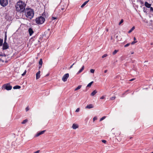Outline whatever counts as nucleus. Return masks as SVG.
<instances>
[{
	"instance_id": "nucleus-52",
	"label": "nucleus",
	"mask_w": 153,
	"mask_h": 153,
	"mask_svg": "<svg viewBox=\"0 0 153 153\" xmlns=\"http://www.w3.org/2000/svg\"><path fill=\"white\" fill-rule=\"evenodd\" d=\"M127 91H126V92H127Z\"/></svg>"
},
{
	"instance_id": "nucleus-36",
	"label": "nucleus",
	"mask_w": 153,
	"mask_h": 153,
	"mask_svg": "<svg viewBox=\"0 0 153 153\" xmlns=\"http://www.w3.org/2000/svg\"><path fill=\"white\" fill-rule=\"evenodd\" d=\"M79 111V108H78L76 109V110L75 111V112H78Z\"/></svg>"
},
{
	"instance_id": "nucleus-8",
	"label": "nucleus",
	"mask_w": 153,
	"mask_h": 153,
	"mask_svg": "<svg viewBox=\"0 0 153 153\" xmlns=\"http://www.w3.org/2000/svg\"><path fill=\"white\" fill-rule=\"evenodd\" d=\"M45 131V130L42 131L40 132H38L37 134L35 135L36 137H38L40 135L44 133Z\"/></svg>"
},
{
	"instance_id": "nucleus-48",
	"label": "nucleus",
	"mask_w": 153,
	"mask_h": 153,
	"mask_svg": "<svg viewBox=\"0 0 153 153\" xmlns=\"http://www.w3.org/2000/svg\"><path fill=\"white\" fill-rule=\"evenodd\" d=\"M107 70H105L104 71V73H107Z\"/></svg>"
},
{
	"instance_id": "nucleus-16",
	"label": "nucleus",
	"mask_w": 153,
	"mask_h": 153,
	"mask_svg": "<svg viewBox=\"0 0 153 153\" xmlns=\"http://www.w3.org/2000/svg\"><path fill=\"white\" fill-rule=\"evenodd\" d=\"M89 1V0H88L87 1H86L81 6V7L82 8Z\"/></svg>"
},
{
	"instance_id": "nucleus-51",
	"label": "nucleus",
	"mask_w": 153,
	"mask_h": 153,
	"mask_svg": "<svg viewBox=\"0 0 153 153\" xmlns=\"http://www.w3.org/2000/svg\"><path fill=\"white\" fill-rule=\"evenodd\" d=\"M39 39H41V37H40L39 38Z\"/></svg>"
},
{
	"instance_id": "nucleus-49",
	"label": "nucleus",
	"mask_w": 153,
	"mask_h": 153,
	"mask_svg": "<svg viewBox=\"0 0 153 153\" xmlns=\"http://www.w3.org/2000/svg\"><path fill=\"white\" fill-rule=\"evenodd\" d=\"M134 52H131V54H134Z\"/></svg>"
},
{
	"instance_id": "nucleus-18",
	"label": "nucleus",
	"mask_w": 153,
	"mask_h": 153,
	"mask_svg": "<svg viewBox=\"0 0 153 153\" xmlns=\"http://www.w3.org/2000/svg\"><path fill=\"white\" fill-rule=\"evenodd\" d=\"M134 41L132 42L131 43V45H133L134 44H135V43H136L137 42V41H135V40H136V38L135 37H134Z\"/></svg>"
},
{
	"instance_id": "nucleus-33",
	"label": "nucleus",
	"mask_w": 153,
	"mask_h": 153,
	"mask_svg": "<svg viewBox=\"0 0 153 153\" xmlns=\"http://www.w3.org/2000/svg\"><path fill=\"white\" fill-rule=\"evenodd\" d=\"M130 45V43H127L124 45V47H126L129 46Z\"/></svg>"
},
{
	"instance_id": "nucleus-55",
	"label": "nucleus",
	"mask_w": 153,
	"mask_h": 153,
	"mask_svg": "<svg viewBox=\"0 0 153 153\" xmlns=\"http://www.w3.org/2000/svg\"><path fill=\"white\" fill-rule=\"evenodd\" d=\"M152 139L153 140V138H152Z\"/></svg>"
},
{
	"instance_id": "nucleus-38",
	"label": "nucleus",
	"mask_w": 153,
	"mask_h": 153,
	"mask_svg": "<svg viewBox=\"0 0 153 153\" xmlns=\"http://www.w3.org/2000/svg\"><path fill=\"white\" fill-rule=\"evenodd\" d=\"M150 10L151 11H152L153 12V7H151L150 8Z\"/></svg>"
},
{
	"instance_id": "nucleus-6",
	"label": "nucleus",
	"mask_w": 153,
	"mask_h": 153,
	"mask_svg": "<svg viewBox=\"0 0 153 153\" xmlns=\"http://www.w3.org/2000/svg\"><path fill=\"white\" fill-rule=\"evenodd\" d=\"M69 76V74L68 73H67L65 74L63 76L62 78V80L64 82H65L67 81L68 78Z\"/></svg>"
},
{
	"instance_id": "nucleus-27",
	"label": "nucleus",
	"mask_w": 153,
	"mask_h": 153,
	"mask_svg": "<svg viewBox=\"0 0 153 153\" xmlns=\"http://www.w3.org/2000/svg\"><path fill=\"white\" fill-rule=\"evenodd\" d=\"M27 72V71L25 70L24 72L22 74V76H24L26 74Z\"/></svg>"
},
{
	"instance_id": "nucleus-5",
	"label": "nucleus",
	"mask_w": 153,
	"mask_h": 153,
	"mask_svg": "<svg viewBox=\"0 0 153 153\" xmlns=\"http://www.w3.org/2000/svg\"><path fill=\"white\" fill-rule=\"evenodd\" d=\"M8 3V0H0V4L3 7L6 6Z\"/></svg>"
},
{
	"instance_id": "nucleus-28",
	"label": "nucleus",
	"mask_w": 153,
	"mask_h": 153,
	"mask_svg": "<svg viewBox=\"0 0 153 153\" xmlns=\"http://www.w3.org/2000/svg\"><path fill=\"white\" fill-rule=\"evenodd\" d=\"M118 34H115V38L118 40Z\"/></svg>"
},
{
	"instance_id": "nucleus-25",
	"label": "nucleus",
	"mask_w": 153,
	"mask_h": 153,
	"mask_svg": "<svg viewBox=\"0 0 153 153\" xmlns=\"http://www.w3.org/2000/svg\"><path fill=\"white\" fill-rule=\"evenodd\" d=\"M105 118H106V116H103V117H102V118H101L100 119V121H102V120H103L105 119Z\"/></svg>"
},
{
	"instance_id": "nucleus-9",
	"label": "nucleus",
	"mask_w": 153,
	"mask_h": 153,
	"mask_svg": "<svg viewBox=\"0 0 153 153\" xmlns=\"http://www.w3.org/2000/svg\"><path fill=\"white\" fill-rule=\"evenodd\" d=\"M40 71H39L36 74V79H37L39 78L40 76Z\"/></svg>"
},
{
	"instance_id": "nucleus-43",
	"label": "nucleus",
	"mask_w": 153,
	"mask_h": 153,
	"mask_svg": "<svg viewBox=\"0 0 153 153\" xmlns=\"http://www.w3.org/2000/svg\"><path fill=\"white\" fill-rule=\"evenodd\" d=\"M52 19L53 20H55V19H56V18L53 17L52 18Z\"/></svg>"
},
{
	"instance_id": "nucleus-37",
	"label": "nucleus",
	"mask_w": 153,
	"mask_h": 153,
	"mask_svg": "<svg viewBox=\"0 0 153 153\" xmlns=\"http://www.w3.org/2000/svg\"><path fill=\"white\" fill-rule=\"evenodd\" d=\"M102 142L104 143H106V141L105 140H102Z\"/></svg>"
},
{
	"instance_id": "nucleus-26",
	"label": "nucleus",
	"mask_w": 153,
	"mask_h": 153,
	"mask_svg": "<svg viewBox=\"0 0 153 153\" xmlns=\"http://www.w3.org/2000/svg\"><path fill=\"white\" fill-rule=\"evenodd\" d=\"M118 51L116 50H115L113 52V55H115L116 54L117 52Z\"/></svg>"
},
{
	"instance_id": "nucleus-44",
	"label": "nucleus",
	"mask_w": 153,
	"mask_h": 153,
	"mask_svg": "<svg viewBox=\"0 0 153 153\" xmlns=\"http://www.w3.org/2000/svg\"><path fill=\"white\" fill-rule=\"evenodd\" d=\"M39 150H38L35 152H34V153H39Z\"/></svg>"
},
{
	"instance_id": "nucleus-47",
	"label": "nucleus",
	"mask_w": 153,
	"mask_h": 153,
	"mask_svg": "<svg viewBox=\"0 0 153 153\" xmlns=\"http://www.w3.org/2000/svg\"><path fill=\"white\" fill-rule=\"evenodd\" d=\"M135 79V78L132 79L130 80V81H132Z\"/></svg>"
},
{
	"instance_id": "nucleus-4",
	"label": "nucleus",
	"mask_w": 153,
	"mask_h": 153,
	"mask_svg": "<svg viewBox=\"0 0 153 153\" xmlns=\"http://www.w3.org/2000/svg\"><path fill=\"white\" fill-rule=\"evenodd\" d=\"M2 89H6L7 90H10L12 88V86L10 85V83L4 84L2 87Z\"/></svg>"
},
{
	"instance_id": "nucleus-15",
	"label": "nucleus",
	"mask_w": 153,
	"mask_h": 153,
	"mask_svg": "<svg viewBox=\"0 0 153 153\" xmlns=\"http://www.w3.org/2000/svg\"><path fill=\"white\" fill-rule=\"evenodd\" d=\"M97 93V91L96 90H94L91 94V96H94Z\"/></svg>"
},
{
	"instance_id": "nucleus-13",
	"label": "nucleus",
	"mask_w": 153,
	"mask_h": 153,
	"mask_svg": "<svg viewBox=\"0 0 153 153\" xmlns=\"http://www.w3.org/2000/svg\"><path fill=\"white\" fill-rule=\"evenodd\" d=\"M72 127L73 129H76L78 127V126L77 124H73L72 125Z\"/></svg>"
},
{
	"instance_id": "nucleus-31",
	"label": "nucleus",
	"mask_w": 153,
	"mask_h": 153,
	"mask_svg": "<svg viewBox=\"0 0 153 153\" xmlns=\"http://www.w3.org/2000/svg\"><path fill=\"white\" fill-rule=\"evenodd\" d=\"M97 119V117H94L93 118V121L94 122L95 120Z\"/></svg>"
},
{
	"instance_id": "nucleus-39",
	"label": "nucleus",
	"mask_w": 153,
	"mask_h": 153,
	"mask_svg": "<svg viewBox=\"0 0 153 153\" xmlns=\"http://www.w3.org/2000/svg\"><path fill=\"white\" fill-rule=\"evenodd\" d=\"M0 56H5L6 55H5V54H4V55H3V54L2 53V54H0Z\"/></svg>"
},
{
	"instance_id": "nucleus-40",
	"label": "nucleus",
	"mask_w": 153,
	"mask_h": 153,
	"mask_svg": "<svg viewBox=\"0 0 153 153\" xmlns=\"http://www.w3.org/2000/svg\"><path fill=\"white\" fill-rule=\"evenodd\" d=\"M42 65H39V69H40V68L42 67Z\"/></svg>"
},
{
	"instance_id": "nucleus-46",
	"label": "nucleus",
	"mask_w": 153,
	"mask_h": 153,
	"mask_svg": "<svg viewBox=\"0 0 153 153\" xmlns=\"http://www.w3.org/2000/svg\"><path fill=\"white\" fill-rule=\"evenodd\" d=\"M74 64H72V65H71L70 67V68H72V67L74 65Z\"/></svg>"
},
{
	"instance_id": "nucleus-30",
	"label": "nucleus",
	"mask_w": 153,
	"mask_h": 153,
	"mask_svg": "<svg viewBox=\"0 0 153 153\" xmlns=\"http://www.w3.org/2000/svg\"><path fill=\"white\" fill-rule=\"evenodd\" d=\"M90 71L91 73H94V70L93 69H91L90 70Z\"/></svg>"
},
{
	"instance_id": "nucleus-14",
	"label": "nucleus",
	"mask_w": 153,
	"mask_h": 153,
	"mask_svg": "<svg viewBox=\"0 0 153 153\" xmlns=\"http://www.w3.org/2000/svg\"><path fill=\"white\" fill-rule=\"evenodd\" d=\"M84 65H83L82 66L81 68L78 71V72L77 73V74H79L80 73H81L84 70Z\"/></svg>"
},
{
	"instance_id": "nucleus-53",
	"label": "nucleus",
	"mask_w": 153,
	"mask_h": 153,
	"mask_svg": "<svg viewBox=\"0 0 153 153\" xmlns=\"http://www.w3.org/2000/svg\"><path fill=\"white\" fill-rule=\"evenodd\" d=\"M5 62H7V61H5Z\"/></svg>"
},
{
	"instance_id": "nucleus-45",
	"label": "nucleus",
	"mask_w": 153,
	"mask_h": 153,
	"mask_svg": "<svg viewBox=\"0 0 153 153\" xmlns=\"http://www.w3.org/2000/svg\"><path fill=\"white\" fill-rule=\"evenodd\" d=\"M29 110V108L28 107H27L26 108V111H27Z\"/></svg>"
},
{
	"instance_id": "nucleus-3",
	"label": "nucleus",
	"mask_w": 153,
	"mask_h": 153,
	"mask_svg": "<svg viewBox=\"0 0 153 153\" xmlns=\"http://www.w3.org/2000/svg\"><path fill=\"white\" fill-rule=\"evenodd\" d=\"M45 21V18L42 16L38 17L36 19V23L39 25L42 24Z\"/></svg>"
},
{
	"instance_id": "nucleus-32",
	"label": "nucleus",
	"mask_w": 153,
	"mask_h": 153,
	"mask_svg": "<svg viewBox=\"0 0 153 153\" xmlns=\"http://www.w3.org/2000/svg\"><path fill=\"white\" fill-rule=\"evenodd\" d=\"M107 56V55L106 54H104L102 56V58H104L105 57H106Z\"/></svg>"
},
{
	"instance_id": "nucleus-41",
	"label": "nucleus",
	"mask_w": 153,
	"mask_h": 153,
	"mask_svg": "<svg viewBox=\"0 0 153 153\" xmlns=\"http://www.w3.org/2000/svg\"><path fill=\"white\" fill-rule=\"evenodd\" d=\"M0 61L1 62H4V61L2 59H1L0 58Z\"/></svg>"
},
{
	"instance_id": "nucleus-7",
	"label": "nucleus",
	"mask_w": 153,
	"mask_h": 153,
	"mask_svg": "<svg viewBox=\"0 0 153 153\" xmlns=\"http://www.w3.org/2000/svg\"><path fill=\"white\" fill-rule=\"evenodd\" d=\"M9 48V46L7 42H4L3 44L2 49L3 50H6Z\"/></svg>"
},
{
	"instance_id": "nucleus-42",
	"label": "nucleus",
	"mask_w": 153,
	"mask_h": 153,
	"mask_svg": "<svg viewBox=\"0 0 153 153\" xmlns=\"http://www.w3.org/2000/svg\"><path fill=\"white\" fill-rule=\"evenodd\" d=\"M105 98V97L104 96H102L100 98L101 99H103Z\"/></svg>"
},
{
	"instance_id": "nucleus-10",
	"label": "nucleus",
	"mask_w": 153,
	"mask_h": 153,
	"mask_svg": "<svg viewBox=\"0 0 153 153\" xmlns=\"http://www.w3.org/2000/svg\"><path fill=\"white\" fill-rule=\"evenodd\" d=\"M29 35L31 36L33 33V31L32 28H30L28 30Z\"/></svg>"
},
{
	"instance_id": "nucleus-20",
	"label": "nucleus",
	"mask_w": 153,
	"mask_h": 153,
	"mask_svg": "<svg viewBox=\"0 0 153 153\" xmlns=\"http://www.w3.org/2000/svg\"><path fill=\"white\" fill-rule=\"evenodd\" d=\"M93 81H92L89 83L87 86V87H90L92 84L93 83Z\"/></svg>"
},
{
	"instance_id": "nucleus-54",
	"label": "nucleus",
	"mask_w": 153,
	"mask_h": 153,
	"mask_svg": "<svg viewBox=\"0 0 153 153\" xmlns=\"http://www.w3.org/2000/svg\"><path fill=\"white\" fill-rule=\"evenodd\" d=\"M150 153H153V152H151Z\"/></svg>"
},
{
	"instance_id": "nucleus-2",
	"label": "nucleus",
	"mask_w": 153,
	"mask_h": 153,
	"mask_svg": "<svg viewBox=\"0 0 153 153\" xmlns=\"http://www.w3.org/2000/svg\"><path fill=\"white\" fill-rule=\"evenodd\" d=\"M24 12L26 17L30 19L32 18L34 16V11L30 8H26Z\"/></svg>"
},
{
	"instance_id": "nucleus-23",
	"label": "nucleus",
	"mask_w": 153,
	"mask_h": 153,
	"mask_svg": "<svg viewBox=\"0 0 153 153\" xmlns=\"http://www.w3.org/2000/svg\"><path fill=\"white\" fill-rule=\"evenodd\" d=\"M27 121L28 120L27 119L25 120L22 122V124H24L27 122Z\"/></svg>"
},
{
	"instance_id": "nucleus-29",
	"label": "nucleus",
	"mask_w": 153,
	"mask_h": 153,
	"mask_svg": "<svg viewBox=\"0 0 153 153\" xmlns=\"http://www.w3.org/2000/svg\"><path fill=\"white\" fill-rule=\"evenodd\" d=\"M116 98V97L115 96L113 97H111L110 98V100H114Z\"/></svg>"
},
{
	"instance_id": "nucleus-1",
	"label": "nucleus",
	"mask_w": 153,
	"mask_h": 153,
	"mask_svg": "<svg viewBox=\"0 0 153 153\" xmlns=\"http://www.w3.org/2000/svg\"><path fill=\"white\" fill-rule=\"evenodd\" d=\"M26 4L25 3L22 1L18 2L16 6V9L18 12H20L22 13L23 14L25 11Z\"/></svg>"
},
{
	"instance_id": "nucleus-11",
	"label": "nucleus",
	"mask_w": 153,
	"mask_h": 153,
	"mask_svg": "<svg viewBox=\"0 0 153 153\" xmlns=\"http://www.w3.org/2000/svg\"><path fill=\"white\" fill-rule=\"evenodd\" d=\"M145 5L146 7H147L148 8H150L151 7V4H149L147 1H146L145 2Z\"/></svg>"
},
{
	"instance_id": "nucleus-21",
	"label": "nucleus",
	"mask_w": 153,
	"mask_h": 153,
	"mask_svg": "<svg viewBox=\"0 0 153 153\" xmlns=\"http://www.w3.org/2000/svg\"><path fill=\"white\" fill-rule=\"evenodd\" d=\"M3 42V39H0V46L2 45Z\"/></svg>"
},
{
	"instance_id": "nucleus-22",
	"label": "nucleus",
	"mask_w": 153,
	"mask_h": 153,
	"mask_svg": "<svg viewBox=\"0 0 153 153\" xmlns=\"http://www.w3.org/2000/svg\"><path fill=\"white\" fill-rule=\"evenodd\" d=\"M134 29L135 27L134 26L132 27V28L128 31V33H130Z\"/></svg>"
},
{
	"instance_id": "nucleus-35",
	"label": "nucleus",
	"mask_w": 153,
	"mask_h": 153,
	"mask_svg": "<svg viewBox=\"0 0 153 153\" xmlns=\"http://www.w3.org/2000/svg\"><path fill=\"white\" fill-rule=\"evenodd\" d=\"M123 22V19H122L120 21V22H119V25H120V24H121V23H122Z\"/></svg>"
},
{
	"instance_id": "nucleus-34",
	"label": "nucleus",
	"mask_w": 153,
	"mask_h": 153,
	"mask_svg": "<svg viewBox=\"0 0 153 153\" xmlns=\"http://www.w3.org/2000/svg\"><path fill=\"white\" fill-rule=\"evenodd\" d=\"M6 39H7V36L6 35H5V38L4 39V42H6Z\"/></svg>"
},
{
	"instance_id": "nucleus-17",
	"label": "nucleus",
	"mask_w": 153,
	"mask_h": 153,
	"mask_svg": "<svg viewBox=\"0 0 153 153\" xmlns=\"http://www.w3.org/2000/svg\"><path fill=\"white\" fill-rule=\"evenodd\" d=\"M21 88V86L19 85H16L13 87V88L14 89H18Z\"/></svg>"
},
{
	"instance_id": "nucleus-24",
	"label": "nucleus",
	"mask_w": 153,
	"mask_h": 153,
	"mask_svg": "<svg viewBox=\"0 0 153 153\" xmlns=\"http://www.w3.org/2000/svg\"><path fill=\"white\" fill-rule=\"evenodd\" d=\"M39 65H42V59H40L39 62Z\"/></svg>"
},
{
	"instance_id": "nucleus-12",
	"label": "nucleus",
	"mask_w": 153,
	"mask_h": 153,
	"mask_svg": "<svg viewBox=\"0 0 153 153\" xmlns=\"http://www.w3.org/2000/svg\"><path fill=\"white\" fill-rule=\"evenodd\" d=\"M94 107L93 105L92 104L87 105L85 107V108L90 109L93 108Z\"/></svg>"
},
{
	"instance_id": "nucleus-50",
	"label": "nucleus",
	"mask_w": 153,
	"mask_h": 153,
	"mask_svg": "<svg viewBox=\"0 0 153 153\" xmlns=\"http://www.w3.org/2000/svg\"><path fill=\"white\" fill-rule=\"evenodd\" d=\"M111 39H112V36H111Z\"/></svg>"
},
{
	"instance_id": "nucleus-19",
	"label": "nucleus",
	"mask_w": 153,
	"mask_h": 153,
	"mask_svg": "<svg viewBox=\"0 0 153 153\" xmlns=\"http://www.w3.org/2000/svg\"><path fill=\"white\" fill-rule=\"evenodd\" d=\"M81 87H82V85H79L75 89V91H77V90L80 89V88H81Z\"/></svg>"
}]
</instances>
